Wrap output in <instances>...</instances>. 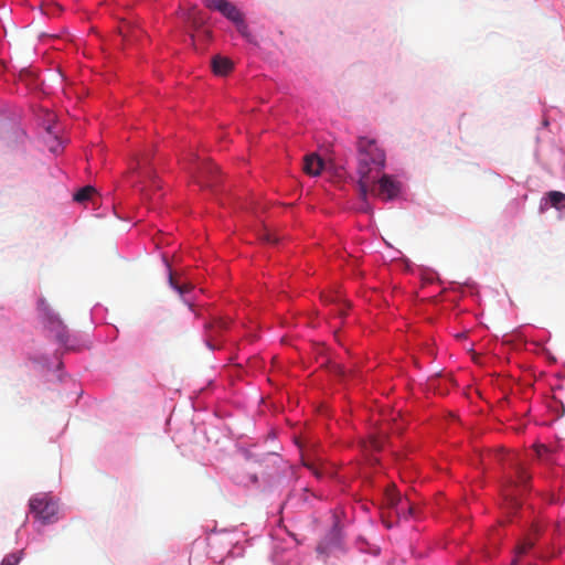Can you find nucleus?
Segmentation results:
<instances>
[{"label":"nucleus","instance_id":"obj_1","mask_svg":"<svg viewBox=\"0 0 565 565\" xmlns=\"http://www.w3.org/2000/svg\"><path fill=\"white\" fill-rule=\"evenodd\" d=\"M358 154L359 189L365 199L376 178L372 173L375 171L377 174L385 166V153L374 139L361 137L358 140Z\"/></svg>","mask_w":565,"mask_h":565},{"label":"nucleus","instance_id":"obj_2","mask_svg":"<svg viewBox=\"0 0 565 565\" xmlns=\"http://www.w3.org/2000/svg\"><path fill=\"white\" fill-rule=\"evenodd\" d=\"M30 510L43 524H49L56 520L58 507L51 497L40 493L30 500Z\"/></svg>","mask_w":565,"mask_h":565},{"label":"nucleus","instance_id":"obj_3","mask_svg":"<svg viewBox=\"0 0 565 565\" xmlns=\"http://www.w3.org/2000/svg\"><path fill=\"white\" fill-rule=\"evenodd\" d=\"M39 308L43 312L46 319V326L51 332L54 333L56 340L66 345L70 339L66 326L63 323L61 318L50 308L45 300H40Z\"/></svg>","mask_w":565,"mask_h":565},{"label":"nucleus","instance_id":"obj_4","mask_svg":"<svg viewBox=\"0 0 565 565\" xmlns=\"http://www.w3.org/2000/svg\"><path fill=\"white\" fill-rule=\"evenodd\" d=\"M191 172L202 186H212L216 182L217 167L207 160L195 163Z\"/></svg>","mask_w":565,"mask_h":565},{"label":"nucleus","instance_id":"obj_5","mask_svg":"<svg viewBox=\"0 0 565 565\" xmlns=\"http://www.w3.org/2000/svg\"><path fill=\"white\" fill-rule=\"evenodd\" d=\"M399 192V185L395 182L390 175L383 174L379 180V186L376 190V195L384 200L388 201L394 199Z\"/></svg>","mask_w":565,"mask_h":565},{"label":"nucleus","instance_id":"obj_6","mask_svg":"<svg viewBox=\"0 0 565 565\" xmlns=\"http://www.w3.org/2000/svg\"><path fill=\"white\" fill-rule=\"evenodd\" d=\"M324 161L317 153H309L303 158V171L310 177H317L321 173Z\"/></svg>","mask_w":565,"mask_h":565},{"label":"nucleus","instance_id":"obj_7","mask_svg":"<svg viewBox=\"0 0 565 565\" xmlns=\"http://www.w3.org/2000/svg\"><path fill=\"white\" fill-rule=\"evenodd\" d=\"M385 501L388 508L395 509L397 516H401L403 512V505L407 502V499H403L399 493L395 491V488H387L385 492Z\"/></svg>","mask_w":565,"mask_h":565},{"label":"nucleus","instance_id":"obj_8","mask_svg":"<svg viewBox=\"0 0 565 565\" xmlns=\"http://www.w3.org/2000/svg\"><path fill=\"white\" fill-rule=\"evenodd\" d=\"M212 68L216 75H227L233 70V63L227 57L215 56L212 60Z\"/></svg>","mask_w":565,"mask_h":565},{"label":"nucleus","instance_id":"obj_9","mask_svg":"<svg viewBox=\"0 0 565 565\" xmlns=\"http://www.w3.org/2000/svg\"><path fill=\"white\" fill-rule=\"evenodd\" d=\"M217 11L232 22H241L243 17L242 12L236 8V6L227 0L222 3Z\"/></svg>","mask_w":565,"mask_h":565},{"label":"nucleus","instance_id":"obj_10","mask_svg":"<svg viewBox=\"0 0 565 565\" xmlns=\"http://www.w3.org/2000/svg\"><path fill=\"white\" fill-rule=\"evenodd\" d=\"M295 443L299 448L300 459H306V457L311 456V448H313V444L311 441L307 438L297 437Z\"/></svg>","mask_w":565,"mask_h":565},{"label":"nucleus","instance_id":"obj_11","mask_svg":"<svg viewBox=\"0 0 565 565\" xmlns=\"http://www.w3.org/2000/svg\"><path fill=\"white\" fill-rule=\"evenodd\" d=\"M533 545H534V542L530 539H525L521 543H519L515 547V558L513 559L512 565H516L518 558L521 555H524L525 553H527L533 547Z\"/></svg>","mask_w":565,"mask_h":565},{"label":"nucleus","instance_id":"obj_12","mask_svg":"<svg viewBox=\"0 0 565 565\" xmlns=\"http://www.w3.org/2000/svg\"><path fill=\"white\" fill-rule=\"evenodd\" d=\"M94 192H95V189L93 186L86 185V186L82 188L81 190H78L74 194V201H76L78 203L86 202L92 198Z\"/></svg>","mask_w":565,"mask_h":565},{"label":"nucleus","instance_id":"obj_13","mask_svg":"<svg viewBox=\"0 0 565 565\" xmlns=\"http://www.w3.org/2000/svg\"><path fill=\"white\" fill-rule=\"evenodd\" d=\"M169 284L170 286L175 289L181 296L190 292V290L192 289V285L191 284H180L175 280L173 274L170 271L169 274Z\"/></svg>","mask_w":565,"mask_h":565},{"label":"nucleus","instance_id":"obj_14","mask_svg":"<svg viewBox=\"0 0 565 565\" xmlns=\"http://www.w3.org/2000/svg\"><path fill=\"white\" fill-rule=\"evenodd\" d=\"M550 203L553 207H565V194L558 191H551L548 193Z\"/></svg>","mask_w":565,"mask_h":565},{"label":"nucleus","instance_id":"obj_15","mask_svg":"<svg viewBox=\"0 0 565 565\" xmlns=\"http://www.w3.org/2000/svg\"><path fill=\"white\" fill-rule=\"evenodd\" d=\"M515 473L516 479L512 480L511 482L515 484V487L525 486V483L530 479L527 471L522 466L518 465L515 466Z\"/></svg>","mask_w":565,"mask_h":565},{"label":"nucleus","instance_id":"obj_16","mask_svg":"<svg viewBox=\"0 0 565 565\" xmlns=\"http://www.w3.org/2000/svg\"><path fill=\"white\" fill-rule=\"evenodd\" d=\"M504 499L512 510H516L521 505L518 495L510 488L504 490Z\"/></svg>","mask_w":565,"mask_h":565},{"label":"nucleus","instance_id":"obj_17","mask_svg":"<svg viewBox=\"0 0 565 565\" xmlns=\"http://www.w3.org/2000/svg\"><path fill=\"white\" fill-rule=\"evenodd\" d=\"M303 467L310 470L317 478H322L323 472L321 470V461H301Z\"/></svg>","mask_w":565,"mask_h":565},{"label":"nucleus","instance_id":"obj_18","mask_svg":"<svg viewBox=\"0 0 565 565\" xmlns=\"http://www.w3.org/2000/svg\"><path fill=\"white\" fill-rule=\"evenodd\" d=\"M23 551H18L11 554H8L1 562L0 565H18L22 559Z\"/></svg>","mask_w":565,"mask_h":565},{"label":"nucleus","instance_id":"obj_19","mask_svg":"<svg viewBox=\"0 0 565 565\" xmlns=\"http://www.w3.org/2000/svg\"><path fill=\"white\" fill-rule=\"evenodd\" d=\"M364 447L371 450L379 451L383 447V439L377 436H371L369 440L364 443Z\"/></svg>","mask_w":565,"mask_h":565},{"label":"nucleus","instance_id":"obj_20","mask_svg":"<svg viewBox=\"0 0 565 565\" xmlns=\"http://www.w3.org/2000/svg\"><path fill=\"white\" fill-rule=\"evenodd\" d=\"M416 515V507L408 501L403 505V512L399 518L408 519Z\"/></svg>","mask_w":565,"mask_h":565},{"label":"nucleus","instance_id":"obj_21","mask_svg":"<svg viewBox=\"0 0 565 565\" xmlns=\"http://www.w3.org/2000/svg\"><path fill=\"white\" fill-rule=\"evenodd\" d=\"M225 0H204L206 8L211 10H218Z\"/></svg>","mask_w":565,"mask_h":565},{"label":"nucleus","instance_id":"obj_22","mask_svg":"<svg viewBox=\"0 0 565 565\" xmlns=\"http://www.w3.org/2000/svg\"><path fill=\"white\" fill-rule=\"evenodd\" d=\"M263 239H265L266 242L268 243H277L278 242V237L276 234L274 233H270V232H266L264 235H263Z\"/></svg>","mask_w":565,"mask_h":565},{"label":"nucleus","instance_id":"obj_23","mask_svg":"<svg viewBox=\"0 0 565 565\" xmlns=\"http://www.w3.org/2000/svg\"><path fill=\"white\" fill-rule=\"evenodd\" d=\"M237 25V30L244 36L247 35V25L244 23V19L242 18L241 22H234Z\"/></svg>","mask_w":565,"mask_h":565},{"label":"nucleus","instance_id":"obj_24","mask_svg":"<svg viewBox=\"0 0 565 565\" xmlns=\"http://www.w3.org/2000/svg\"><path fill=\"white\" fill-rule=\"evenodd\" d=\"M535 450H536V455L539 457H542V456H545V455L550 454V449L546 446H544V445L536 446Z\"/></svg>","mask_w":565,"mask_h":565},{"label":"nucleus","instance_id":"obj_25","mask_svg":"<svg viewBox=\"0 0 565 565\" xmlns=\"http://www.w3.org/2000/svg\"><path fill=\"white\" fill-rule=\"evenodd\" d=\"M347 313V305L343 302V303H339L338 306V309H337V315L342 318L344 317Z\"/></svg>","mask_w":565,"mask_h":565},{"label":"nucleus","instance_id":"obj_26","mask_svg":"<svg viewBox=\"0 0 565 565\" xmlns=\"http://www.w3.org/2000/svg\"><path fill=\"white\" fill-rule=\"evenodd\" d=\"M216 326L220 328V329H225L227 327V322L224 321V320H218L216 321Z\"/></svg>","mask_w":565,"mask_h":565},{"label":"nucleus","instance_id":"obj_27","mask_svg":"<svg viewBox=\"0 0 565 565\" xmlns=\"http://www.w3.org/2000/svg\"><path fill=\"white\" fill-rule=\"evenodd\" d=\"M503 452H504V448L498 449V454H503Z\"/></svg>","mask_w":565,"mask_h":565}]
</instances>
